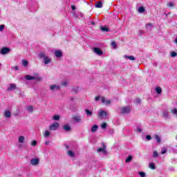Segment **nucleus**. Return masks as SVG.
Instances as JSON below:
<instances>
[{
	"label": "nucleus",
	"mask_w": 177,
	"mask_h": 177,
	"mask_svg": "<svg viewBox=\"0 0 177 177\" xmlns=\"http://www.w3.org/2000/svg\"><path fill=\"white\" fill-rule=\"evenodd\" d=\"M39 57H40V59H44V64H49L50 63H52V58L47 56L45 52L39 53Z\"/></svg>",
	"instance_id": "1"
},
{
	"label": "nucleus",
	"mask_w": 177,
	"mask_h": 177,
	"mask_svg": "<svg viewBox=\"0 0 177 177\" xmlns=\"http://www.w3.org/2000/svg\"><path fill=\"white\" fill-rule=\"evenodd\" d=\"M25 79L27 81H31V80L41 81V80H42V77H39V75L38 73H33V75L32 76L30 75H26L25 76Z\"/></svg>",
	"instance_id": "2"
},
{
	"label": "nucleus",
	"mask_w": 177,
	"mask_h": 177,
	"mask_svg": "<svg viewBox=\"0 0 177 177\" xmlns=\"http://www.w3.org/2000/svg\"><path fill=\"white\" fill-rule=\"evenodd\" d=\"M98 117L101 120H106L107 118V112L104 110H100L98 111Z\"/></svg>",
	"instance_id": "3"
},
{
	"label": "nucleus",
	"mask_w": 177,
	"mask_h": 177,
	"mask_svg": "<svg viewBox=\"0 0 177 177\" xmlns=\"http://www.w3.org/2000/svg\"><path fill=\"white\" fill-rule=\"evenodd\" d=\"M122 114H129L131 113V106H124L121 108Z\"/></svg>",
	"instance_id": "4"
},
{
	"label": "nucleus",
	"mask_w": 177,
	"mask_h": 177,
	"mask_svg": "<svg viewBox=\"0 0 177 177\" xmlns=\"http://www.w3.org/2000/svg\"><path fill=\"white\" fill-rule=\"evenodd\" d=\"M59 128V123L57 122H55L49 126L50 131H56Z\"/></svg>",
	"instance_id": "5"
},
{
	"label": "nucleus",
	"mask_w": 177,
	"mask_h": 177,
	"mask_svg": "<svg viewBox=\"0 0 177 177\" xmlns=\"http://www.w3.org/2000/svg\"><path fill=\"white\" fill-rule=\"evenodd\" d=\"M10 52V48L8 47H4L0 50L1 55H7V53H9Z\"/></svg>",
	"instance_id": "6"
},
{
	"label": "nucleus",
	"mask_w": 177,
	"mask_h": 177,
	"mask_svg": "<svg viewBox=\"0 0 177 177\" xmlns=\"http://www.w3.org/2000/svg\"><path fill=\"white\" fill-rule=\"evenodd\" d=\"M30 165H38L39 164V158H32L30 162Z\"/></svg>",
	"instance_id": "7"
},
{
	"label": "nucleus",
	"mask_w": 177,
	"mask_h": 177,
	"mask_svg": "<svg viewBox=\"0 0 177 177\" xmlns=\"http://www.w3.org/2000/svg\"><path fill=\"white\" fill-rule=\"evenodd\" d=\"M59 89H60V86L57 84H53L50 86V90L53 92H56V91H59Z\"/></svg>",
	"instance_id": "8"
},
{
	"label": "nucleus",
	"mask_w": 177,
	"mask_h": 177,
	"mask_svg": "<svg viewBox=\"0 0 177 177\" xmlns=\"http://www.w3.org/2000/svg\"><path fill=\"white\" fill-rule=\"evenodd\" d=\"M106 145H103V147L102 148H99L97 149V151L98 152H102L103 154L106 155L107 154V151H106Z\"/></svg>",
	"instance_id": "9"
},
{
	"label": "nucleus",
	"mask_w": 177,
	"mask_h": 177,
	"mask_svg": "<svg viewBox=\"0 0 177 177\" xmlns=\"http://www.w3.org/2000/svg\"><path fill=\"white\" fill-rule=\"evenodd\" d=\"M94 53H96V55H98L99 56H101V55H103V51L100 50L99 48H93Z\"/></svg>",
	"instance_id": "10"
},
{
	"label": "nucleus",
	"mask_w": 177,
	"mask_h": 177,
	"mask_svg": "<svg viewBox=\"0 0 177 177\" xmlns=\"http://www.w3.org/2000/svg\"><path fill=\"white\" fill-rule=\"evenodd\" d=\"M73 120L76 123H80L82 121V118H81V116L75 115V116L73 117Z\"/></svg>",
	"instance_id": "11"
},
{
	"label": "nucleus",
	"mask_w": 177,
	"mask_h": 177,
	"mask_svg": "<svg viewBox=\"0 0 177 177\" xmlns=\"http://www.w3.org/2000/svg\"><path fill=\"white\" fill-rule=\"evenodd\" d=\"M101 102L102 103H104V104H110L111 102L109 100H106L104 98V97H101Z\"/></svg>",
	"instance_id": "12"
},
{
	"label": "nucleus",
	"mask_w": 177,
	"mask_h": 177,
	"mask_svg": "<svg viewBox=\"0 0 177 177\" xmlns=\"http://www.w3.org/2000/svg\"><path fill=\"white\" fill-rule=\"evenodd\" d=\"M66 154L69 156L71 157L72 158L75 157V153H74V151L69 150L66 152Z\"/></svg>",
	"instance_id": "13"
},
{
	"label": "nucleus",
	"mask_w": 177,
	"mask_h": 177,
	"mask_svg": "<svg viewBox=\"0 0 177 177\" xmlns=\"http://www.w3.org/2000/svg\"><path fill=\"white\" fill-rule=\"evenodd\" d=\"M124 59H127L128 60H136V58L132 55H124Z\"/></svg>",
	"instance_id": "14"
},
{
	"label": "nucleus",
	"mask_w": 177,
	"mask_h": 177,
	"mask_svg": "<svg viewBox=\"0 0 177 177\" xmlns=\"http://www.w3.org/2000/svg\"><path fill=\"white\" fill-rule=\"evenodd\" d=\"M4 116L6 117V118H10V117H12V113L10 111H5Z\"/></svg>",
	"instance_id": "15"
},
{
	"label": "nucleus",
	"mask_w": 177,
	"mask_h": 177,
	"mask_svg": "<svg viewBox=\"0 0 177 177\" xmlns=\"http://www.w3.org/2000/svg\"><path fill=\"white\" fill-rule=\"evenodd\" d=\"M15 89H16V84H10V86L8 88V91H15Z\"/></svg>",
	"instance_id": "16"
},
{
	"label": "nucleus",
	"mask_w": 177,
	"mask_h": 177,
	"mask_svg": "<svg viewBox=\"0 0 177 177\" xmlns=\"http://www.w3.org/2000/svg\"><path fill=\"white\" fill-rule=\"evenodd\" d=\"M55 55L56 57H62V56H63V53H62L60 50H56L55 52Z\"/></svg>",
	"instance_id": "17"
},
{
	"label": "nucleus",
	"mask_w": 177,
	"mask_h": 177,
	"mask_svg": "<svg viewBox=\"0 0 177 177\" xmlns=\"http://www.w3.org/2000/svg\"><path fill=\"white\" fill-rule=\"evenodd\" d=\"M97 129H99V126H97V124H94L91 127V132H93V133L96 132V131H97Z\"/></svg>",
	"instance_id": "18"
},
{
	"label": "nucleus",
	"mask_w": 177,
	"mask_h": 177,
	"mask_svg": "<svg viewBox=\"0 0 177 177\" xmlns=\"http://www.w3.org/2000/svg\"><path fill=\"white\" fill-rule=\"evenodd\" d=\"M63 129L64 131H66V132H68V131H71V127H70V125L68 124H65L63 126Z\"/></svg>",
	"instance_id": "19"
},
{
	"label": "nucleus",
	"mask_w": 177,
	"mask_h": 177,
	"mask_svg": "<svg viewBox=\"0 0 177 177\" xmlns=\"http://www.w3.org/2000/svg\"><path fill=\"white\" fill-rule=\"evenodd\" d=\"M155 91L156 93H158V95H160V93H162V89H161V87L160 86H156L155 88Z\"/></svg>",
	"instance_id": "20"
},
{
	"label": "nucleus",
	"mask_w": 177,
	"mask_h": 177,
	"mask_svg": "<svg viewBox=\"0 0 177 177\" xmlns=\"http://www.w3.org/2000/svg\"><path fill=\"white\" fill-rule=\"evenodd\" d=\"M24 140H26V138L23 136H21L18 138L19 143H24Z\"/></svg>",
	"instance_id": "21"
},
{
	"label": "nucleus",
	"mask_w": 177,
	"mask_h": 177,
	"mask_svg": "<svg viewBox=\"0 0 177 177\" xmlns=\"http://www.w3.org/2000/svg\"><path fill=\"white\" fill-rule=\"evenodd\" d=\"M151 28H153V24H146V29L147 30H151Z\"/></svg>",
	"instance_id": "22"
},
{
	"label": "nucleus",
	"mask_w": 177,
	"mask_h": 177,
	"mask_svg": "<svg viewBox=\"0 0 177 177\" xmlns=\"http://www.w3.org/2000/svg\"><path fill=\"white\" fill-rule=\"evenodd\" d=\"M95 7L98 8H103V4L100 1H97L96 2Z\"/></svg>",
	"instance_id": "23"
},
{
	"label": "nucleus",
	"mask_w": 177,
	"mask_h": 177,
	"mask_svg": "<svg viewBox=\"0 0 177 177\" xmlns=\"http://www.w3.org/2000/svg\"><path fill=\"white\" fill-rule=\"evenodd\" d=\"M53 120L54 121H59L60 120V116H59V115H55L53 116Z\"/></svg>",
	"instance_id": "24"
},
{
	"label": "nucleus",
	"mask_w": 177,
	"mask_h": 177,
	"mask_svg": "<svg viewBox=\"0 0 177 177\" xmlns=\"http://www.w3.org/2000/svg\"><path fill=\"white\" fill-rule=\"evenodd\" d=\"M163 117H164V118H169V115L168 114V111H165L164 112H163Z\"/></svg>",
	"instance_id": "25"
},
{
	"label": "nucleus",
	"mask_w": 177,
	"mask_h": 177,
	"mask_svg": "<svg viewBox=\"0 0 177 177\" xmlns=\"http://www.w3.org/2000/svg\"><path fill=\"white\" fill-rule=\"evenodd\" d=\"M85 112L88 117H91V115H92V111H89L88 109H85Z\"/></svg>",
	"instance_id": "26"
},
{
	"label": "nucleus",
	"mask_w": 177,
	"mask_h": 177,
	"mask_svg": "<svg viewBox=\"0 0 177 177\" xmlns=\"http://www.w3.org/2000/svg\"><path fill=\"white\" fill-rule=\"evenodd\" d=\"M22 64L24 67H27L28 66V60H22Z\"/></svg>",
	"instance_id": "27"
},
{
	"label": "nucleus",
	"mask_w": 177,
	"mask_h": 177,
	"mask_svg": "<svg viewBox=\"0 0 177 177\" xmlns=\"http://www.w3.org/2000/svg\"><path fill=\"white\" fill-rule=\"evenodd\" d=\"M49 135H50V132L49 131H46L44 134V138H49Z\"/></svg>",
	"instance_id": "28"
},
{
	"label": "nucleus",
	"mask_w": 177,
	"mask_h": 177,
	"mask_svg": "<svg viewBox=\"0 0 177 177\" xmlns=\"http://www.w3.org/2000/svg\"><path fill=\"white\" fill-rule=\"evenodd\" d=\"M101 128H102V129H106L107 128V123L103 122L101 124Z\"/></svg>",
	"instance_id": "29"
},
{
	"label": "nucleus",
	"mask_w": 177,
	"mask_h": 177,
	"mask_svg": "<svg viewBox=\"0 0 177 177\" xmlns=\"http://www.w3.org/2000/svg\"><path fill=\"white\" fill-rule=\"evenodd\" d=\"M155 139L158 142V143H161V138L158 136H155Z\"/></svg>",
	"instance_id": "30"
},
{
	"label": "nucleus",
	"mask_w": 177,
	"mask_h": 177,
	"mask_svg": "<svg viewBox=\"0 0 177 177\" xmlns=\"http://www.w3.org/2000/svg\"><path fill=\"white\" fill-rule=\"evenodd\" d=\"M132 156H129L126 159V162H131V161H132Z\"/></svg>",
	"instance_id": "31"
},
{
	"label": "nucleus",
	"mask_w": 177,
	"mask_h": 177,
	"mask_svg": "<svg viewBox=\"0 0 177 177\" xmlns=\"http://www.w3.org/2000/svg\"><path fill=\"white\" fill-rule=\"evenodd\" d=\"M145 8L144 7H140V8H138V12H140V13H145Z\"/></svg>",
	"instance_id": "32"
},
{
	"label": "nucleus",
	"mask_w": 177,
	"mask_h": 177,
	"mask_svg": "<svg viewBox=\"0 0 177 177\" xmlns=\"http://www.w3.org/2000/svg\"><path fill=\"white\" fill-rule=\"evenodd\" d=\"M149 167L151 168V169H156V165H154V163H149Z\"/></svg>",
	"instance_id": "33"
},
{
	"label": "nucleus",
	"mask_w": 177,
	"mask_h": 177,
	"mask_svg": "<svg viewBox=\"0 0 177 177\" xmlns=\"http://www.w3.org/2000/svg\"><path fill=\"white\" fill-rule=\"evenodd\" d=\"M171 113L172 114H174V115H177V109L176 108H174L171 109Z\"/></svg>",
	"instance_id": "34"
},
{
	"label": "nucleus",
	"mask_w": 177,
	"mask_h": 177,
	"mask_svg": "<svg viewBox=\"0 0 177 177\" xmlns=\"http://www.w3.org/2000/svg\"><path fill=\"white\" fill-rule=\"evenodd\" d=\"M100 30H101V31H104V32L109 31V28H107V27H101Z\"/></svg>",
	"instance_id": "35"
},
{
	"label": "nucleus",
	"mask_w": 177,
	"mask_h": 177,
	"mask_svg": "<svg viewBox=\"0 0 177 177\" xmlns=\"http://www.w3.org/2000/svg\"><path fill=\"white\" fill-rule=\"evenodd\" d=\"M111 46L113 49H115V48H117V44H115V41L111 42Z\"/></svg>",
	"instance_id": "36"
},
{
	"label": "nucleus",
	"mask_w": 177,
	"mask_h": 177,
	"mask_svg": "<svg viewBox=\"0 0 177 177\" xmlns=\"http://www.w3.org/2000/svg\"><path fill=\"white\" fill-rule=\"evenodd\" d=\"M140 99L139 98H136L135 100H134V103H136V104H140Z\"/></svg>",
	"instance_id": "37"
},
{
	"label": "nucleus",
	"mask_w": 177,
	"mask_h": 177,
	"mask_svg": "<svg viewBox=\"0 0 177 177\" xmlns=\"http://www.w3.org/2000/svg\"><path fill=\"white\" fill-rule=\"evenodd\" d=\"M138 174L140 175V177H145L146 176V174L143 171L139 172Z\"/></svg>",
	"instance_id": "38"
},
{
	"label": "nucleus",
	"mask_w": 177,
	"mask_h": 177,
	"mask_svg": "<svg viewBox=\"0 0 177 177\" xmlns=\"http://www.w3.org/2000/svg\"><path fill=\"white\" fill-rule=\"evenodd\" d=\"M11 70H15V71H19V66H12L11 68Z\"/></svg>",
	"instance_id": "39"
},
{
	"label": "nucleus",
	"mask_w": 177,
	"mask_h": 177,
	"mask_svg": "<svg viewBox=\"0 0 177 177\" xmlns=\"http://www.w3.org/2000/svg\"><path fill=\"white\" fill-rule=\"evenodd\" d=\"M176 56H177L176 52H172L171 53V57H176Z\"/></svg>",
	"instance_id": "40"
},
{
	"label": "nucleus",
	"mask_w": 177,
	"mask_h": 177,
	"mask_svg": "<svg viewBox=\"0 0 177 177\" xmlns=\"http://www.w3.org/2000/svg\"><path fill=\"white\" fill-rule=\"evenodd\" d=\"M27 110L29 111V113H32L33 108L30 106L27 108Z\"/></svg>",
	"instance_id": "41"
},
{
	"label": "nucleus",
	"mask_w": 177,
	"mask_h": 177,
	"mask_svg": "<svg viewBox=\"0 0 177 177\" xmlns=\"http://www.w3.org/2000/svg\"><path fill=\"white\" fill-rule=\"evenodd\" d=\"M165 153H167V149L162 148V149H161V154H165Z\"/></svg>",
	"instance_id": "42"
},
{
	"label": "nucleus",
	"mask_w": 177,
	"mask_h": 177,
	"mask_svg": "<svg viewBox=\"0 0 177 177\" xmlns=\"http://www.w3.org/2000/svg\"><path fill=\"white\" fill-rule=\"evenodd\" d=\"M68 84V83L67 82H62L61 85H62V86H67Z\"/></svg>",
	"instance_id": "43"
},
{
	"label": "nucleus",
	"mask_w": 177,
	"mask_h": 177,
	"mask_svg": "<svg viewBox=\"0 0 177 177\" xmlns=\"http://www.w3.org/2000/svg\"><path fill=\"white\" fill-rule=\"evenodd\" d=\"M167 6L169 8H172L174 6V2H170L167 4Z\"/></svg>",
	"instance_id": "44"
},
{
	"label": "nucleus",
	"mask_w": 177,
	"mask_h": 177,
	"mask_svg": "<svg viewBox=\"0 0 177 177\" xmlns=\"http://www.w3.org/2000/svg\"><path fill=\"white\" fill-rule=\"evenodd\" d=\"M4 28H5V25H0V31H3Z\"/></svg>",
	"instance_id": "45"
},
{
	"label": "nucleus",
	"mask_w": 177,
	"mask_h": 177,
	"mask_svg": "<svg viewBox=\"0 0 177 177\" xmlns=\"http://www.w3.org/2000/svg\"><path fill=\"white\" fill-rule=\"evenodd\" d=\"M136 132H140V133L142 132V128L137 127Z\"/></svg>",
	"instance_id": "46"
},
{
	"label": "nucleus",
	"mask_w": 177,
	"mask_h": 177,
	"mask_svg": "<svg viewBox=\"0 0 177 177\" xmlns=\"http://www.w3.org/2000/svg\"><path fill=\"white\" fill-rule=\"evenodd\" d=\"M153 157H158V153L156 151H153Z\"/></svg>",
	"instance_id": "47"
},
{
	"label": "nucleus",
	"mask_w": 177,
	"mask_h": 177,
	"mask_svg": "<svg viewBox=\"0 0 177 177\" xmlns=\"http://www.w3.org/2000/svg\"><path fill=\"white\" fill-rule=\"evenodd\" d=\"M31 145H32V146H37V141H36V140H33V141L32 142Z\"/></svg>",
	"instance_id": "48"
},
{
	"label": "nucleus",
	"mask_w": 177,
	"mask_h": 177,
	"mask_svg": "<svg viewBox=\"0 0 177 177\" xmlns=\"http://www.w3.org/2000/svg\"><path fill=\"white\" fill-rule=\"evenodd\" d=\"M146 139H147V140H151V136H146Z\"/></svg>",
	"instance_id": "49"
},
{
	"label": "nucleus",
	"mask_w": 177,
	"mask_h": 177,
	"mask_svg": "<svg viewBox=\"0 0 177 177\" xmlns=\"http://www.w3.org/2000/svg\"><path fill=\"white\" fill-rule=\"evenodd\" d=\"M100 99V97L97 96V97H95V102H97L99 101Z\"/></svg>",
	"instance_id": "50"
},
{
	"label": "nucleus",
	"mask_w": 177,
	"mask_h": 177,
	"mask_svg": "<svg viewBox=\"0 0 177 177\" xmlns=\"http://www.w3.org/2000/svg\"><path fill=\"white\" fill-rule=\"evenodd\" d=\"M73 17H75V19H77V17H78L77 16V15H75V12H73Z\"/></svg>",
	"instance_id": "51"
},
{
	"label": "nucleus",
	"mask_w": 177,
	"mask_h": 177,
	"mask_svg": "<svg viewBox=\"0 0 177 177\" xmlns=\"http://www.w3.org/2000/svg\"><path fill=\"white\" fill-rule=\"evenodd\" d=\"M72 10H75V6H71Z\"/></svg>",
	"instance_id": "52"
},
{
	"label": "nucleus",
	"mask_w": 177,
	"mask_h": 177,
	"mask_svg": "<svg viewBox=\"0 0 177 177\" xmlns=\"http://www.w3.org/2000/svg\"><path fill=\"white\" fill-rule=\"evenodd\" d=\"M175 153H177V145L174 148Z\"/></svg>",
	"instance_id": "53"
},
{
	"label": "nucleus",
	"mask_w": 177,
	"mask_h": 177,
	"mask_svg": "<svg viewBox=\"0 0 177 177\" xmlns=\"http://www.w3.org/2000/svg\"><path fill=\"white\" fill-rule=\"evenodd\" d=\"M44 145H49V142H48V141L45 142H44Z\"/></svg>",
	"instance_id": "54"
},
{
	"label": "nucleus",
	"mask_w": 177,
	"mask_h": 177,
	"mask_svg": "<svg viewBox=\"0 0 177 177\" xmlns=\"http://www.w3.org/2000/svg\"><path fill=\"white\" fill-rule=\"evenodd\" d=\"M175 42H176V44H177V37L175 39Z\"/></svg>",
	"instance_id": "55"
},
{
	"label": "nucleus",
	"mask_w": 177,
	"mask_h": 177,
	"mask_svg": "<svg viewBox=\"0 0 177 177\" xmlns=\"http://www.w3.org/2000/svg\"><path fill=\"white\" fill-rule=\"evenodd\" d=\"M66 149H68V145H66Z\"/></svg>",
	"instance_id": "56"
},
{
	"label": "nucleus",
	"mask_w": 177,
	"mask_h": 177,
	"mask_svg": "<svg viewBox=\"0 0 177 177\" xmlns=\"http://www.w3.org/2000/svg\"><path fill=\"white\" fill-rule=\"evenodd\" d=\"M1 66H2V64L0 63V67H1Z\"/></svg>",
	"instance_id": "57"
},
{
	"label": "nucleus",
	"mask_w": 177,
	"mask_h": 177,
	"mask_svg": "<svg viewBox=\"0 0 177 177\" xmlns=\"http://www.w3.org/2000/svg\"><path fill=\"white\" fill-rule=\"evenodd\" d=\"M142 32V31H140V33Z\"/></svg>",
	"instance_id": "58"
}]
</instances>
